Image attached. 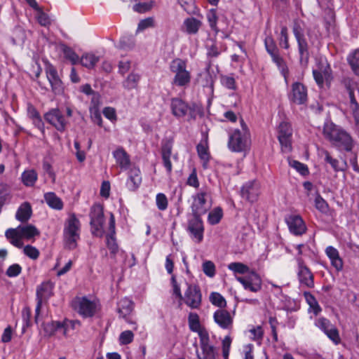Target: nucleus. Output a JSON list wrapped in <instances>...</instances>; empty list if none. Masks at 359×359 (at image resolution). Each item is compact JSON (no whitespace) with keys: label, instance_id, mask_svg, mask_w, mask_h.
<instances>
[{"label":"nucleus","instance_id":"f257e3e1","mask_svg":"<svg viewBox=\"0 0 359 359\" xmlns=\"http://www.w3.org/2000/svg\"><path fill=\"white\" fill-rule=\"evenodd\" d=\"M171 283L172 295L177 298L180 302H183L187 306L192 309L200 308L202 295L199 287L196 285L189 284L186 282L187 290L184 295H182L180 285L177 283L174 276L171 278Z\"/></svg>","mask_w":359,"mask_h":359},{"label":"nucleus","instance_id":"f03ea898","mask_svg":"<svg viewBox=\"0 0 359 359\" xmlns=\"http://www.w3.org/2000/svg\"><path fill=\"white\" fill-rule=\"evenodd\" d=\"M323 133L325 137L339 149L346 151L352 149L353 142L351 137L332 122L325 123Z\"/></svg>","mask_w":359,"mask_h":359},{"label":"nucleus","instance_id":"7ed1b4c3","mask_svg":"<svg viewBox=\"0 0 359 359\" xmlns=\"http://www.w3.org/2000/svg\"><path fill=\"white\" fill-rule=\"evenodd\" d=\"M170 72L173 74L172 84L179 88H187L191 81V72L187 69V60L175 58L169 64Z\"/></svg>","mask_w":359,"mask_h":359},{"label":"nucleus","instance_id":"20e7f679","mask_svg":"<svg viewBox=\"0 0 359 359\" xmlns=\"http://www.w3.org/2000/svg\"><path fill=\"white\" fill-rule=\"evenodd\" d=\"M38 235L39 230L32 224L20 225L15 229H8L5 232L10 243L18 248L23 247V239L30 240Z\"/></svg>","mask_w":359,"mask_h":359},{"label":"nucleus","instance_id":"39448f33","mask_svg":"<svg viewBox=\"0 0 359 359\" xmlns=\"http://www.w3.org/2000/svg\"><path fill=\"white\" fill-rule=\"evenodd\" d=\"M242 130L236 129L229 135L228 147L234 152L248 151L250 147V135L246 124L241 121Z\"/></svg>","mask_w":359,"mask_h":359},{"label":"nucleus","instance_id":"423d86ee","mask_svg":"<svg viewBox=\"0 0 359 359\" xmlns=\"http://www.w3.org/2000/svg\"><path fill=\"white\" fill-rule=\"evenodd\" d=\"M72 306L84 318H92L100 310L99 301L94 297H77L72 302Z\"/></svg>","mask_w":359,"mask_h":359},{"label":"nucleus","instance_id":"0eeeda50","mask_svg":"<svg viewBox=\"0 0 359 359\" xmlns=\"http://www.w3.org/2000/svg\"><path fill=\"white\" fill-rule=\"evenodd\" d=\"M81 223L74 214L69 215L64 225L63 236L67 247L74 249L80 238Z\"/></svg>","mask_w":359,"mask_h":359},{"label":"nucleus","instance_id":"6e6552de","mask_svg":"<svg viewBox=\"0 0 359 359\" xmlns=\"http://www.w3.org/2000/svg\"><path fill=\"white\" fill-rule=\"evenodd\" d=\"M293 34L298 43L300 62L306 65L309 59L308 44L304 37L305 25L301 20H295L293 25Z\"/></svg>","mask_w":359,"mask_h":359},{"label":"nucleus","instance_id":"1a4fd4ad","mask_svg":"<svg viewBox=\"0 0 359 359\" xmlns=\"http://www.w3.org/2000/svg\"><path fill=\"white\" fill-rule=\"evenodd\" d=\"M210 195L206 190H201L191 196V210L192 215L202 216L210 209Z\"/></svg>","mask_w":359,"mask_h":359},{"label":"nucleus","instance_id":"9d476101","mask_svg":"<svg viewBox=\"0 0 359 359\" xmlns=\"http://www.w3.org/2000/svg\"><path fill=\"white\" fill-rule=\"evenodd\" d=\"M170 110L172 114L177 118L187 115L191 118H195L198 109L195 105L190 106L182 99L175 97L170 100Z\"/></svg>","mask_w":359,"mask_h":359},{"label":"nucleus","instance_id":"9b49d317","mask_svg":"<svg viewBox=\"0 0 359 359\" xmlns=\"http://www.w3.org/2000/svg\"><path fill=\"white\" fill-rule=\"evenodd\" d=\"M278 139L284 153L292 151V128L291 125L285 121L281 122L278 127Z\"/></svg>","mask_w":359,"mask_h":359},{"label":"nucleus","instance_id":"f8f14e48","mask_svg":"<svg viewBox=\"0 0 359 359\" xmlns=\"http://www.w3.org/2000/svg\"><path fill=\"white\" fill-rule=\"evenodd\" d=\"M265 46L267 52L270 54L273 62L277 65L281 74L284 76L285 82L287 83V67L283 59L278 55L277 48L271 37H267L265 39Z\"/></svg>","mask_w":359,"mask_h":359},{"label":"nucleus","instance_id":"ddd939ff","mask_svg":"<svg viewBox=\"0 0 359 359\" xmlns=\"http://www.w3.org/2000/svg\"><path fill=\"white\" fill-rule=\"evenodd\" d=\"M90 217L93 233L96 236L102 237L104 233V213L102 206L100 204H95L91 208Z\"/></svg>","mask_w":359,"mask_h":359},{"label":"nucleus","instance_id":"4468645a","mask_svg":"<svg viewBox=\"0 0 359 359\" xmlns=\"http://www.w3.org/2000/svg\"><path fill=\"white\" fill-rule=\"evenodd\" d=\"M45 72L52 91L56 95L62 94L65 90V86L58 75L57 69L49 62H46Z\"/></svg>","mask_w":359,"mask_h":359},{"label":"nucleus","instance_id":"2eb2a0df","mask_svg":"<svg viewBox=\"0 0 359 359\" xmlns=\"http://www.w3.org/2000/svg\"><path fill=\"white\" fill-rule=\"evenodd\" d=\"M236 280L243 285L245 290L252 292H257L262 289V279L254 271H250L244 276H236Z\"/></svg>","mask_w":359,"mask_h":359},{"label":"nucleus","instance_id":"dca6fc26","mask_svg":"<svg viewBox=\"0 0 359 359\" xmlns=\"http://www.w3.org/2000/svg\"><path fill=\"white\" fill-rule=\"evenodd\" d=\"M53 288V285L50 282H43L36 288L37 304L35 309V321L36 323L38 322V317L39 316L42 304L46 302L52 296Z\"/></svg>","mask_w":359,"mask_h":359},{"label":"nucleus","instance_id":"f3484780","mask_svg":"<svg viewBox=\"0 0 359 359\" xmlns=\"http://www.w3.org/2000/svg\"><path fill=\"white\" fill-rule=\"evenodd\" d=\"M201 217L192 215L188 220L187 230L192 240L197 243L203 239L204 226Z\"/></svg>","mask_w":359,"mask_h":359},{"label":"nucleus","instance_id":"a211bd4d","mask_svg":"<svg viewBox=\"0 0 359 359\" xmlns=\"http://www.w3.org/2000/svg\"><path fill=\"white\" fill-rule=\"evenodd\" d=\"M134 309V304L131 299L127 297L121 299L117 303V312L119 317L123 318L127 323L133 325V329L136 330L137 325L135 320L130 318V315Z\"/></svg>","mask_w":359,"mask_h":359},{"label":"nucleus","instance_id":"6ab92c4d","mask_svg":"<svg viewBox=\"0 0 359 359\" xmlns=\"http://www.w3.org/2000/svg\"><path fill=\"white\" fill-rule=\"evenodd\" d=\"M315 325L323 331L334 344L340 343L339 332L328 319L319 318L315 321Z\"/></svg>","mask_w":359,"mask_h":359},{"label":"nucleus","instance_id":"aec40b11","mask_svg":"<svg viewBox=\"0 0 359 359\" xmlns=\"http://www.w3.org/2000/svg\"><path fill=\"white\" fill-rule=\"evenodd\" d=\"M201 352L197 351L198 359H215V347L210 344L209 334L200 338Z\"/></svg>","mask_w":359,"mask_h":359},{"label":"nucleus","instance_id":"412c9836","mask_svg":"<svg viewBox=\"0 0 359 359\" xmlns=\"http://www.w3.org/2000/svg\"><path fill=\"white\" fill-rule=\"evenodd\" d=\"M298 265V278L301 284L312 287L314 285L313 276L309 268L304 264L300 257L296 258Z\"/></svg>","mask_w":359,"mask_h":359},{"label":"nucleus","instance_id":"4be33fe9","mask_svg":"<svg viewBox=\"0 0 359 359\" xmlns=\"http://www.w3.org/2000/svg\"><path fill=\"white\" fill-rule=\"evenodd\" d=\"M45 119L57 130L61 132L65 130L67 121L59 109H53L50 110L45 114Z\"/></svg>","mask_w":359,"mask_h":359},{"label":"nucleus","instance_id":"5701e85b","mask_svg":"<svg viewBox=\"0 0 359 359\" xmlns=\"http://www.w3.org/2000/svg\"><path fill=\"white\" fill-rule=\"evenodd\" d=\"M286 223L290 231L294 235H302L306 232V226L299 215H291L286 217Z\"/></svg>","mask_w":359,"mask_h":359},{"label":"nucleus","instance_id":"b1692460","mask_svg":"<svg viewBox=\"0 0 359 359\" xmlns=\"http://www.w3.org/2000/svg\"><path fill=\"white\" fill-rule=\"evenodd\" d=\"M346 88L348 93L350 99V108L355 116L359 114V104L356 97L355 92L359 97V86L357 82L348 80L345 83Z\"/></svg>","mask_w":359,"mask_h":359},{"label":"nucleus","instance_id":"393cba45","mask_svg":"<svg viewBox=\"0 0 359 359\" xmlns=\"http://www.w3.org/2000/svg\"><path fill=\"white\" fill-rule=\"evenodd\" d=\"M260 194V184L257 181L247 182L242 188L241 196L250 202L256 201Z\"/></svg>","mask_w":359,"mask_h":359},{"label":"nucleus","instance_id":"a878e982","mask_svg":"<svg viewBox=\"0 0 359 359\" xmlns=\"http://www.w3.org/2000/svg\"><path fill=\"white\" fill-rule=\"evenodd\" d=\"M290 99L297 104H304L307 99L306 89L300 83H294L292 86V92L290 94Z\"/></svg>","mask_w":359,"mask_h":359},{"label":"nucleus","instance_id":"bb28decb","mask_svg":"<svg viewBox=\"0 0 359 359\" xmlns=\"http://www.w3.org/2000/svg\"><path fill=\"white\" fill-rule=\"evenodd\" d=\"M215 322L222 329H230L233 324V316L224 309H217L213 315Z\"/></svg>","mask_w":359,"mask_h":359},{"label":"nucleus","instance_id":"cd10ccee","mask_svg":"<svg viewBox=\"0 0 359 359\" xmlns=\"http://www.w3.org/2000/svg\"><path fill=\"white\" fill-rule=\"evenodd\" d=\"M128 172L127 187L130 191L136 190L142 182L141 172L139 168L132 165Z\"/></svg>","mask_w":359,"mask_h":359},{"label":"nucleus","instance_id":"c85d7f7f","mask_svg":"<svg viewBox=\"0 0 359 359\" xmlns=\"http://www.w3.org/2000/svg\"><path fill=\"white\" fill-rule=\"evenodd\" d=\"M112 154L116 163L121 170H128L131 166L130 156L122 147L117 148L113 151Z\"/></svg>","mask_w":359,"mask_h":359},{"label":"nucleus","instance_id":"c756f323","mask_svg":"<svg viewBox=\"0 0 359 359\" xmlns=\"http://www.w3.org/2000/svg\"><path fill=\"white\" fill-rule=\"evenodd\" d=\"M325 252L330 261L331 265L337 271H341L343 269L344 262L339 255L338 250L333 246H328L326 248Z\"/></svg>","mask_w":359,"mask_h":359},{"label":"nucleus","instance_id":"7c9ffc66","mask_svg":"<svg viewBox=\"0 0 359 359\" xmlns=\"http://www.w3.org/2000/svg\"><path fill=\"white\" fill-rule=\"evenodd\" d=\"M188 323L190 330L194 332H196L199 337V339L203 336L208 334V331L201 326L199 317L196 313H190L188 316Z\"/></svg>","mask_w":359,"mask_h":359},{"label":"nucleus","instance_id":"2f4dec72","mask_svg":"<svg viewBox=\"0 0 359 359\" xmlns=\"http://www.w3.org/2000/svg\"><path fill=\"white\" fill-rule=\"evenodd\" d=\"M172 147L170 143L167 142L162 146L161 157L163 164L166 169L168 175H170L172 170L171 162Z\"/></svg>","mask_w":359,"mask_h":359},{"label":"nucleus","instance_id":"473e14b6","mask_svg":"<svg viewBox=\"0 0 359 359\" xmlns=\"http://www.w3.org/2000/svg\"><path fill=\"white\" fill-rule=\"evenodd\" d=\"M109 234L107 236V245L112 253H115L118 249L114 237L115 234V218L113 214L110 215L109 222Z\"/></svg>","mask_w":359,"mask_h":359},{"label":"nucleus","instance_id":"72a5a7b5","mask_svg":"<svg viewBox=\"0 0 359 359\" xmlns=\"http://www.w3.org/2000/svg\"><path fill=\"white\" fill-rule=\"evenodd\" d=\"M32 215L31 205L28 202L22 203L15 213V219L21 222H27Z\"/></svg>","mask_w":359,"mask_h":359},{"label":"nucleus","instance_id":"f704fd0d","mask_svg":"<svg viewBox=\"0 0 359 359\" xmlns=\"http://www.w3.org/2000/svg\"><path fill=\"white\" fill-rule=\"evenodd\" d=\"M99 61L100 56L92 52L83 53L79 60L81 65L88 69H93Z\"/></svg>","mask_w":359,"mask_h":359},{"label":"nucleus","instance_id":"c9c22d12","mask_svg":"<svg viewBox=\"0 0 359 359\" xmlns=\"http://www.w3.org/2000/svg\"><path fill=\"white\" fill-rule=\"evenodd\" d=\"M201 26V22L195 18L191 17L184 20L183 29L189 34H195Z\"/></svg>","mask_w":359,"mask_h":359},{"label":"nucleus","instance_id":"e433bc0d","mask_svg":"<svg viewBox=\"0 0 359 359\" xmlns=\"http://www.w3.org/2000/svg\"><path fill=\"white\" fill-rule=\"evenodd\" d=\"M38 180V174L34 169H27L22 172L21 181L26 187H33Z\"/></svg>","mask_w":359,"mask_h":359},{"label":"nucleus","instance_id":"4c0bfd02","mask_svg":"<svg viewBox=\"0 0 359 359\" xmlns=\"http://www.w3.org/2000/svg\"><path fill=\"white\" fill-rule=\"evenodd\" d=\"M44 199L48 205L53 209L60 210L63 208L62 201L53 192L45 194Z\"/></svg>","mask_w":359,"mask_h":359},{"label":"nucleus","instance_id":"58836bf2","mask_svg":"<svg viewBox=\"0 0 359 359\" xmlns=\"http://www.w3.org/2000/svg\"><path fill=\"white\" fill-rule=\"evenodd\" d=\"M44 334L46 337L54 335L57 331L63 332V324L60 321H51L43 325Z\"/></svg>","mask_w":359,"mask_h":359},{"label":"nucleus","instance_id":"ea45409f","mask_svg":"<svg viewBox=\"0 0 359 359\" xmlns=\"http://www.w3.org/2000/svg\"><path fill=\"white\" fill-rule=\"evenodd\" d=\"M198 154L203 161V167L208 168V164L210 160V154L208 152V147L206 140L201 141L197 146Z\"/></svg>","mask_w":359,"mask_h":359},{"label":"nucleus","instance_id":"a19ab883","mask_svg":"<svg viewBox=\"0 0 359 359\" xmlns=\"http://www.w3.org/2000/svg\"><path fill=\"white\" fill-rule=\"evenodd\" d=\"M141 76L140 74L132 72L123 81V86L127 90L135 89L137 87Z\"/></svg>","mask_w":359,"mask_h":359},{"label":"nucleus","instance_id":"79ce46f5","mask_svg":"<svg viewBox=\"0 0 359 359\" xmlns=\"http://www.w3.org/2000/svg\"><path fill=\"white\" fill-rule=\"evenodd\" d=\"M62 50L64 57L69 60L72 65H76L79 62L80 57L72 48L63 46Z\"/></svg>","mask_w":359,"mask_h":359},{"label":"nucleus","instance_id":"37998d69","mask_svg":"<svg viewBox=\"0 0 359 359\" xmlns=\"http://www.w3.org/2000/svg\"><path fill=\"white\" fill-rule=\"evenodd\" d=\"M328 66L327 63H325L324 69H316L313 70V77L316 83L321 86L323 83L324 79H326L329 76Z\"/></svg>","mask_w":359,"mask_h":359},{"label":"nucleus","instance_id":"c03bdc74","mask_svg":"<svg viewBox=\"0 0 359 359\" xmlns=\"http://www.w3.org/2000/svg\"><path fill=\"white\" fill-rule=\"evenodd\" d=\"M228 269L234 274H248L250 272V268L241 262H231L228 265Z\"/></svg>","mask_w":359,"mask_h":359},{"label":"nucleus","instance_id":"a18cd8bd","mask_svg":"<svg viewBox=\"0 0 359 359\" xmlns=\"http://www.w3.org/2000/svg\"><path fill=\"white\" fill-rule=\"evenodd\" d=\"M135 41L134 39L130 36H122L118 43L116 44V47L121 50H129L134 48Z\"/></svg>","mask_w":359,"mask_h":359},{"label":"nucleus","instance_id":"49530a36","mask_svg":"<svg viewBox=\"0 0 359 359\" xmlns=\"http://www.w3.org/2000/svg\"><path fill=\"white\" fill-rule=\"evenodd\" d=\"M305 297L308 304L309 305V311L312 312L315 316H317L321 311V308L318 302L315 297L309 293H305Z\"/></svg>","mask_w":359,"mask_h":359},{"label":"nucleus","instance_id":"de8ad7c7","mask_svg":"<svg viewBox=\"0 0 359 359\" xmlns=\"http://www.w3.org/2000/svg\"><path fill=\"white\" fill-rule=\"evenodd\" d=\"M352 70L359 75V50H354L348 57Z\"/></svg>","mask_w":359,"mask_h":359},{"label":"nucleus","instance_id":"09e8293b","mask_svg":"<svg viewBox=\"0 0 359 359\" xmlns=\"http://www.w3.org/2000/svg\"><path fill=\"white\" fill-rule=\"evenodd\" d=\"M324 153L325 155V161L331 165V166L334 170V171H336V172L342 171L346 168V162H344L341 165L340 163L339 162V161L335 158H332L327 151H324Z\"/></svg>","mask_w":359,"mask_h":359},{"label":"nucleus","instance_id":"8fccbe9b","mask_svg":"<svg viewBox=\"0 0 359 359\" xmlns=\"http://www.w3.org/2000/svg\"><path fill=\"white\" fill-rule=\"evenodd\" d=\"M202 270L209 278H213L216 274L215 264L210 260H205L203 262Z\"/></svg>","mask_w":359,"mask_h":359},{"label":"nucleus","instance_id":"3c124183","mask_svg":"<svg viewBox=\"0 0 359 359\" xmlns=\"http://www.w3.org/2000/svg\"><path fill=\"white\" fill-rule=\"evenodd\" d=\"M223 215L222 210L220 208H216L210 212L208 221L210 224H217L219 222Z\"/></svg>","mask_w":359,"mask_h":359},{"label":"nucleus","instance_id":"603ef678","mask_svg":"<svg viewBox=\"0 0 359 359\" xmlns=\"http://www.w3.org/2000/svg\"><path fill=\"white\" fill-rule=\"evenodd\" d=\"M288 163L290 167L295 169L302 175L305 176L309 174L308 167L305 164L292 159H288Z\"/></svg>","mask_w":359,"mask_h":359},{"label":"nucleus","instance_id":"864d4df0","mask_svg":"<svg viewBox=\"0 0 359 359\" xmlns=\"http://www.w3.org/2000/svg\"><path fill=\"white\" fill-rule=\"evenodd\" d=\"M210 301L213 305L221 309L225 307L226 305L225 299L218 292H212L210 295Z\"/></svg>","mask_w":359,"mask_h":359},{"label":"nucleus","instance_id":"5fc2aeb1","mask_svg":"<svg viewBox=\"0 0 359 359\" xmlns=\"http://www.w3.org/2000/svg\"><path fill=\"white\" fill-rule=\"evenodd\" d=\"M92 104H93V106L90 107V117L94 123H97L100 126H102V119L98 109L99 103Z\"/></svg>","mask_w":359,"mask_h":359},{"label":"nucleus","instance_id":"6e6d98bb","mask_svg":"<svg viewBox=\"0 0 359 359\" xmlns=\"http://www.w3.org/2000/svg\"><path fill=\"white\" fill-rule=\"evenodd\" d=\"M249 338L253 341H258L261 344V339L263 337V330L260 326L253 327L248 330Z\"/></svg>","mask_w":359,"mask_h":359},{"label":"nucleus","instance_id":"4d7b16f0","mask_svg":"<svg viewBox=\"0 0 359 359\" xmlns=\"http://www.w3.org/2000/svg\"><path fill=\"white\" fill-rule=\"evenodd\" d=\"M133 339V332L130 330H125L120 334L118 337V343L120 345H127L130 344Z\"/></svg>","mask_w":359,"mask_h":359},{"label":"nucleus","instance_id":"13d9d810","mask_svg":"<svg viewBox=\"0 0 359 359\" xmlns=\"http://www.w3.org/2000/svg\"><path fill=\"white\" fill-rule=\"evenodd\" d=\"M156 205L159 210H165L168 205L167 196L163 193H158L156 196Z\"/></svg>","mask_w":359,"mask_h":359},{"label":"nucleus","instance_id":"bf43d9fd","mask_svg":"<svg viewBox=\"0 0 359 359\" xmlns=\"http://www.w3.org/2000/svg\"><path fill=\"white\" fill-rule=\"evenodd\" d=\"M207 19L211 29L217 33L219 30L217 27V16L216 9L212 8L208 11L207 13Z\"/></svg>","mask_w":359,"mask_h":359},{"label":"nucleus","instance_id":"052dcab7","mask_svg":"<svg viewBox=\"0 0 359 359\" xmlns=\"http://www.w3.org/2000/svg\"><path fill=\"white\" fill-rule=\"evenodd\" d=\"M22 269V266L20 264H13L8 267L6 275L9 278L17 277L21 273Z\"/></svg>","mask_w":359,"mask_h":359},{"label":"nucleus","instance_id":"680f3d73","mask_svg":"<svg viewBox=\"0 0 359 359\" xmlns=\"http://www.w3.org/2000/svg\"><path fill=\"white\" fill-rule=\"evenodd\" d=\"M221 83L225 88L235 90L237 88L235 79L230 76H222Z\"/></svg>","mask_w":359,"mask_h":359},{"label":"nucleus","instance_id":"e2e57ef3","mask_svg":"<svg viewBox=\"0 0 359 359\" xmlns=\"http://www.w3.org/2000/svg\"><path fill=\"white\" fill-rule=\"evenodd\" d=\"M24 254L32 259H36L39 257V251L35 247L27 245L23 248Z\"/></svg>","mask_w":359,"mask_h":359},{"label":"nucleus","instance_id":"0e129e2a","mask_svg":"<svg viewBox=\"0 0 359 359\" xmlns=\"http://www.w3.org/2000/svg\"><path fill=\"white\" fill-rule=\"evenodd\" d=\"M154 26V20L153 18H145V19L140 21L138 26H137V32H142L144 29L149 28V27H153Z\"/></svg>","mask_w":359,"mask_h":359},{"label":"nucleus","instance_id":"69168bd1","mask_svg":"<svg viewBox=\"0 0 359 359\" xmlns=\"http://www.w3.org/2000/svg\"><path fill=\"white\" fill-rule=\"evenodd\" d=\"M279 44L281 47L287 49L289 48L288 42V33L286 27H283L280 30V36L279 38Z\"/></svg>","mask_w":359,"mask_h":359},{"label":"nucleus","instance_id":"338daca9","mask_svg":"<svg viewBox=\"0 0 359 359\" xmlns=\"http://www.w3.org/2000/svg\"><path fill=\"white\" fill-rule=\"evenodd\" d=\"M315 206L322 212H326L328 210L327 202L319 194H317L315 198Z\"/></svg>","mask_w":359,"mask_h":359},{"label":"nucleus","instance_id":"774afa93","mask_svg":"<svg viewBox=\"0 0 359 359\" xmlns=\"http://www.w3.org/2000/svg\"><path fill=\"white\" fill-rule=\"evenodd\" d=\"M153 6V2L138 3L134 5L133 10L138 13H145L149 11Z\"/></svg>","mask_w":359,"mask_h":359}]
</instances>
